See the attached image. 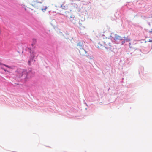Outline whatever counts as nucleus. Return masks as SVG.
<instances>
[{"instance_id":"obj_5","label":"nucleus","mask_w":152,"mask_h":152,"mask_svg":"<svg viewBox=\"0 0 152 152\" xmlns=\"http://www.w3.org/2000/svg\"><path fill=\"white\" fill-rule=\"evenodd\" d=\"M60 8H61L63 10H66L67 8V6L63 5V4L61 5L59 7Z\"/></svg>"},{"instance_id":"obj_2","label":"nucleus","mask_w":152,"mask_h":152,"mask_svg":"<svg viewBox=\"0 0 152 152\" xmlns=\"http://www.w3.org/2000/svg\"><path fill=\"white\" fill-rule=\"evenodd\" d=\"M110 37L112 42L121 45L130 41V39L128 37H121L113 33H111Z\"/></svg>"},{"instance_id":"obj_6","label":"nucleus","mask_w":152,"mask_h":152,"mask_svg":"<svg viewBox=\"0 0 152 152\" xmlns=\"http://www.w3.org/2000/svg\"><path fill=\"white\" fill-rule=\"evenodd\" d=\"M77 46L79 47V48L80 49H83V44L80 43H79L77 44Z\"/></svg>"},{"instance_id":"obj_18","label":"nucleus","mask_w":152,"mask_h":152,"mask_svg":"<svg viewBox=\"0 0 152 152\" xmlns=\"http://www.w3.org/2000/svg\"><path fill=\"white\" fill-rule=\"evenodd\" d=\"M85 104H86V105H87V104H86V103H85Z\"/></svg>"},{"instance_id":"obj_9","label":"nucleus","mask_w":152,"mask_h":152,"mask_svg":"<svg viewBox=\"0 0 152 152\" xmlns=\"http://www.w3.org/2000/svg\"><path fill=\"white\" fill-rule=\"evenodd\" d=\"M1 68L2 69H3L4 71H7L3 67V66H1ZM7 72L8 71H7Z\"/></svg>"},{"instance_id":"obj_1","label":"nucleus","mask_w":152,"mask_h":152,"mask_svg":"<svg viewBox=\"0 0 152 152\" xmlns=\"http://www.w3.org/2000/svg\"><path fill=\"white\" fill-rule=\"evenodd\" d=\"M33 72L32 70H28L18 69L15 73L16 78L19 80H24L25 81L30 77L32 76Z\"/></svg>"},{"instance_id":"obj_20","label":"nucleus","mask_w":152,"mask_h":152,"mask_svg":"<svg viewBox=\"0 0 152 152\" xmlns=\"http://www.w3.org/2000/svg\"><path fill=\"white\" fill-rule=\"evenodd\" d=\"M1 63H0V65H1Z\"/></svg>"},{"instance_id":"obj_3","label":"nucleus","mask_w":152,"mask_h":152,"mask_svg":"<svg viewBox=\"0 0 152 152\" xmlns=\"http://www.w3.org/2000/svg\"><path fill=\"white\" fill-rule=\"evenodd\" d=\"M33 42L31 44V48H26V50L29 52L31 54V58L30 59L28 60V63L29 65H31L32 63H34L35 61L34 59L35 57H37L38 55L37 53V51L34 49V46L36 42L35 39H33Z\"/></svg>"},{"instance_id":"obj_13","label":"nucleus","mask_w":152,"mask_h":152,"mask_svg":"<svg viewBox=\"0 0 152 152\" xmlns=\"http://www.w3.org/2000/svg\"><path fill=\"white\" fill-rule=\"evenodd\" d=\"M149 33H152V29H151V31H149Z\"/></svg>"},{"instance_id":"obj_15","label":"nucleus","mask_w":152,"mask_h":152,"mask_svg":"<svg viewBox=\"0 0 152 152\" xmlns=\"http://www.w3.org/2000/svg\"><path fill=\"white\" fill-rule=\"evenodd\" d=\"M86 12H84L83 13H84L85 14H86Z\"/></svg>"},{"instance_id":"obj_8","label":"nucleus","mask_w":152,"mask_h":152,"mask_svg":"<svg viewBox=\"0 0 152 152\" xmlns=\"http://www.w3.org/2000/svg\"><path fill=\"white\" fill-rule=\"evenodd\" d=\"M2 65H4V66L7 67H8L9 68H12V67L11 66H9L8 65H6V64H2Z\"/></svg>"},{"instance_id":"obj_7","label":"nucleus","mask_w":152,"mask_h":152,"mask_svg":"<svg viewBox=\"0 0 152 152\" xmlns=\"http://www.w3.org/2000/svg\"><path fill=\"white\" fill-rule=\"evenodd\" d=\"M47 9V6H45L44 8H42L41 9V10L42 11L44 12Z\"/></svg>"},{"instance_id":"obj_16","label":"nucleus","mask_w":152,"mask_h":152,"mask_svg":"<svg viewBox=\"0 0 152 152\" xmlns=\"http://www.w3.org/2000/svg\"><path fill=\"white\" fill-rule=\"evenodd\" d=\"M129 46H130V45L131 44V43H129Z\"/></svg>"},{"instance_id":"obj_17","label":"nucleus","mask_w":152,"mask_h":152,"mask_svg":"<svg viewBox=\"0 0 152 152\" xmlns=\"http://www.w3.org/2000/svg\"><path fill=\"white\" fill-rule=\"evenodd\" d=\"M148 24H149V25H150V23H148Z\"/></svg>"},{"instance_id":"obj_19","label":"nucleus","mask_w":152,"mask_h":152,"mask_svg":"<svg viewBox=\"0 0 152 152\" xmlns=\"http://www.w3.org/2000/svg\"><path fill=\"white\" fill-rule=\"evenodd\" d=\"M110 39V38H109V39Z\"/></svg>"},{"instance_id":"obj_10","label":"nucleus","mask_w":152,"mask_h":152,"mask_svg":"<svg viewBox=\"0 0 152 152\" xmlns=\"http://www.w3.org/2000/svg\"><path fill=\"white\" fill-rule=\"evenodd\" d=\"M75 16L73 15H71L70 16V18H75Z\"/></svg>"},{"instance_id":"obj_12","label":"nucleus","mask_w":152,"mask_h":152,"mask_svg":"<svg viewBox=\"0 0 152 152\" xmlns=\"http://www.w3.org/2000/svg\"><path fill=\"white\" fill-rule=\"evenodd\" d=\"M77 10L78 11H79V12H80V8H77Z\"/></svg>"},{"instance_id":"obj_11","label":"nucleus","mask_w":152,"mask_h":152,"mask_svg":"<svg viewBox=\"0 0 152 152\" xmlns=\"http://www.w3.org/2000/svg\"><path fill=\"white\" fill-rule=\"evenodd\" d=\"M71 21L72 22H74L75 21L74 19L72 18V19L71 20Z\"/></svg>"},{"instance_id":"obj_14","label":"nucleus","mask_w":152,"mask_h":152,"mask_svg":"<svg viewBox=\"0 0 152 152\" xmlns=\"http://www.w3.org/2000/svg\"><path fill=\"white\" fill-rule=\"evenodd\" d=\"M149 42H152V40H149Z\"/></svg>"},{"instance_id":"obj_4","label":"nucleus","mask_w":152,"mask_h":152,"mask_svg":"<svg viewBox=\"0 0 152 152\" xmlns=\"http://www.w3.org/2000/svg\"><path fill=\"white\" fill-rule=\"evenodd\" d=\"M109 39H108L106 42H103V43L105 48L110 50L112 49V45L111 43L109 42Z\"/></svg>"}]
</instances>
